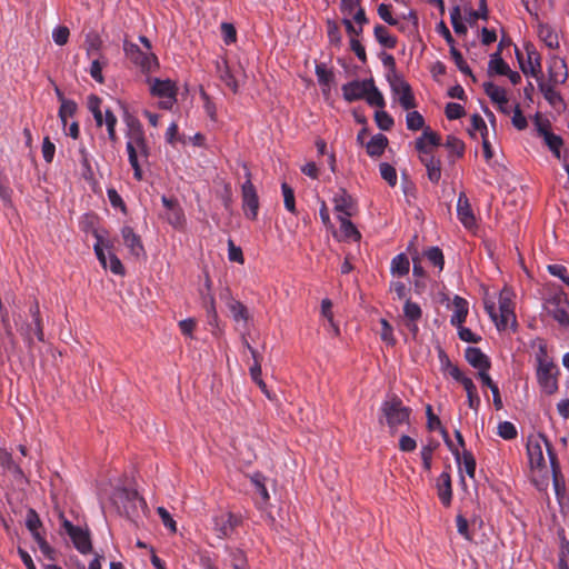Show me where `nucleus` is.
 Listing matches in <instances>:
<instances>
[{"instance_id": "nucleus-1", "label": "nucleus", "mask_w": 569, "mask_h": 569, "mask_svg": "<svg viewBox=\"0 0 569 569\" xmlns=\"http://www.w3.org/2000/svg\"><path fill=\"white\" fill-rule=\"evenodd\" d=\"M545 450H547L550 461L553 465V457L550 451V443L541 433H533L527 439V455L531 469V479L539 489H543L548 485L549 470L545 459Z\"/></svg>"}, {"instance_id": "nucleus-2", "label": "nucleus", "mask_w": 569, "mask_h": 569, "mask_svg": "<svg viewBox=\"0 0 569 569\" xmlns=\"http://www.w3.org/2000/svg\"><path fill=\"white\" fill-rule=\"evenodd\" d=\"M512 299V291L508 288H503L498 296L497 309L495 297H491L488 292L485 295V309L499 331L507 330L508 328H516L517 320L513 311Z\"/></svg>"}, {"instance_id": "nucleus-3", "label": "nucleus", "mask_w": 569, "mask_h": 569, "mask_svg": "<svg viewBox=\"0 0 569 569\" xmlns=\"http://www.w3.org/2000/svg\"><path fill=\"white\" fill-rule=\"evenodd\" d=\"M537 361V381L541 390L547 395H553L558 391L559 368L553 359L548 355L546 343H540L536 352Z\"/></svg>"}, {"instance_id": "nucleus-4", "label": "nucleus", "mask_w": 569, "mask_h": 569, "mask_svg": "<svg viewBox=\"0 0 569 569\" xmlns=\"http://www.w3.org/2000/svg\"><path fill=\"white\" fill-rule=\"evenodd\" d=\"M126 149L133 176L137 180L142 179L141 162L149 157V148L142 128L132 126L127 133Z\"/></svg>"}, {"instance_id": "nucleus-5", "label": "nucleus", "mask_w": 569, "mask_h": 569, "mask_svg": "<svg viewBox=\"0 0 569 569\" xmlns=\"http://www.w3.org/2000/svg\"><path fill=\"white\" fill-rule=\"evenodd\" d=\"M143 44L142 50L138 44L124 41L123 50L126 57L141 69L142 72H152L159 67L158 58L151 52V43L146 37L139 38Z\"/></svg>"}, {"instance_id": "nucleus-6", "label": "nucleus", "mask_w": 569, "mask_h": 569, "mask_svg": "<svg viewBox=\"0 0 569 569\" xmlns=\"http://www.w3.org/2000/svg\"><path fill=\"white\" fill-rule=\"evenodd\" d=\"M14 321L17 330L29 346L33 342L34 338L43 341L40 309L37 302L29 308V315L26 319H21V316H19Z\"/></svg>"}, {"instance_id": "nucleus-7", "label": "nucleus", "mask_w": 569, "mask_h": 569, "mask_svg": "<svg viewBox=\"0 0 569 569\" xmlns=\"http://www.w3.org/2000/svg\"><path fill=\"white\" fill-rule=\"evenodd\" d=\"M147 83L152 97L159 99L161 109L170 110L177 102L178 86L170 79L148 78Z\"/></svg>"}, {"instance_id": "nucleus-8", "label": "nucleus", "mask_w": 569, "mask_h": 569, "mask_svg": "<svg viewBox=\"0 0 569 569\" xmlns=\"http://www.w3.org/2000/svg\"><path fill=\"white\" fill-rule=\"evenodd\" d=\"M381 412L391 432L409 422L410 409L405 407L397 397L385 400L381 405Z\"/></svg>"}, {"instance_id": "nucleus-9", "label": "nucleus", "mask_w": 569, "mask_h": 569, "mask_svg": "<svg viewBox=\"0 0 569 569\" xmlns=\"http://www.w3.org/2000/svg\"><path fill=\"white\" fill-rule=\"evenodd\" d=\"M543 310L561 327H569V300L559 291L548 297L543 303Z\"/></svg>"}, {"instance_id": "nucleus-10", "label": "nucleus", "mask_w": 569, "mask_h": 569, "mask_svg": "<svg viewBox=\"0 0 569 569\" xmlns=\"http://www.w3.org/2000/svg\"><path fill=\"white\" fill-rule=\"evenodd\" d=\"M523 49L526 51V59L522 57V53L516 49V57L519 62L521 71L526 76H531L536 78L538 81L540 79L542 66H541V57L539 52L536 50L532 43H525Z\"/></svg>"}, {"instance_id": "nucleus-11", "label": "nucleus", "mask_w": 569, "mask_h": 569, "mask_svg": "<svg viewBox=\"0 0 569 569\" xmlns=\"http://www.w3.org/2000/svg\"><path fill=\"white\" fill-rule=\"evenodd\" d=\"M62 528L72 541L74 548L86 555L92 550L90 532L87 528L74 526L68 519L62 517Z\"/></svg>"}, {"instance_id": "nucleus-12", "label": "nucleus", "mask_w": 569, "mask_h": 569, "mask_svg": "<svg viewBox=\"0 0 569 569\" xmlns=\"http://www.w3.org/2000/svg\"><path fill=\"white\" fill-rule=\"evenodd\" d=\"M26 526L28 530L31 532L34 541L38 543L40 551L48 558H54V550L47 542L44 536L41 533L40 529L42 527V522L37 515V512L30 509L26 517Z\"/></svg>"}, {"instance_id": "nucleus-13", "label": "nucleus", "mask_w": 569, "mask_h": 569, "mask_svg": "<svg viewBox=\"0 0 569 569\" xmlns=\"http://www.w3.org/2000/svg\"><path fill=\"white\" fill-rule=\"evenodd\" d=\"M247 180L243 182L241 187V196H242V209L244 216L251 220H254L258 216L259 210V198L257 194V190L251 182V174L247 171Z\"/></svg>"}, {"instance_id": "nucleus-14", "label": "nucleus", "mask_w": 569, "mask_h": 569, "mask_svg": "<svg viewBox=\"0 0 569 569\" xmlns=\"http://www.w3.org/2000/svg\"><path fill=\"white\" fill-rule=\"evenodd\" d=\"M391 91L397 97L401 107L406 110H410L416 107L415 97L411 92V88L407 81L401 77L393 73L388 77Z\"/></svg>"}, {"instance_id": "nucleus-15", "label": "nucleus", "mask_w": 569, "mask_h": 569, "mask_svg": "<svg viewBox=\"0 0 569 569\" xmlns=\"http://www.w3.org/2000/svg\"><path fill=\"white\" fill-rule=\"evenodd\" d=\"M213 530L221 539L228 538L239 523V518L229 511H221L213 516Z\"/></svg>"}, {"instance_id": "nucleus-16", "label": "nucleus", "mask_w": 569, "mask_h": 569, "mask_svg": "<svg viewBox=\"0 0 569 569\" xmlns=\"http://www.w3.org/2000/svg\"><path fill=\"white\" fill-rule=\"evenodd\" d=\"M332 202L337 219L350 218L357 212L356 201L345 189H340L335 193Z\"/></svg>"}, {"instance_id": "nucleus-17", "label": "nucleus", "mask_w": 569, "mask_h": 569, "mask_svg": "<svg viewBox=\"0 0 569 569\" xmlns=\"http://www.w3.org/2000/svg\"><path fill=\"white\" fill-rule=\"evenodd\" d=\"M121 238L123 246L128 249L129 253L133 258H146V250L142 240L130 226H124L121 228Z\"/></svg>"}, {"instance_id": "nucleus-18", "label": "nucleus", "mask_w": 569, "mask_h": 569, "mask_svg": "<svg viewBox=\"0 0 569 569\" xmlns=\"http://www.w3.org/2000/svg\"><path fill=\"white\" fill-rule=\"evenodd\" d=\"M569 76L568 67L565 59L551 56L548 61V82L552 84H562Z\"/></svg>"}, {"instance_id": "nucleus-19", "label": "nucleus", "mask_w": 569, "mask_h": 569, "mask_svg": "<svg viewBox=\"0 0 569 569\" xmlns=\"http://www.w3.org/2000/svg\"><path fill=\"white\" fill-rule=\"evenodd\" d=\"M447 445L456 458L460 475L466 473L468 477L473 479L476 475V460L472 453L465 450L462 455H460L458 448H456L450 441H447Z\"/></svg>"}, {"instance_id": "nucleus-20", "label": "nucleus", "mask_w": 569, "mask_h": 569, "mask_svg": "<svg viewBox=\"0 0 569 569\" xmlns=\"http://www.w3.org/2000/svg\"><path fill=\"white\" fill-rule=\"evenodd\" d=\"M371 80L372 79L346 83L342 87L343 98L349 102L363 99L368 90H370Z\"/></svg>"}, {"instance_id": "nucleus-21", "label": "nucleus", "mask_w": 569, "mask_h": 569, "mask_svg": "<svg viewBox=\"0 0 569 569\" xmlns=\"http://www.w3.org/2000/svg\"><path fill=\"white\" fill-rule=\"evenodd\" d=\"M466 359L470 366L478 369L479 378H482V375H488V370L490 368V361L488 357L479 349L469 347L466 349Z\"/></svg>"}, {"instance_id": "nucleus-22", "label": "nucleus", "mask_w": 569, "mask_h": 569, "mask_svg": "<svg viewBox=\"0 0 569 569\" xmlns=\"http://www.w3.org/2000/svg\"><path fill=\"white\" fill-rule=\"evenodd\" d=\"M457 216L465 228L471 229L476 226V218L465 192H461L458 197Z\"/></svg>"}, {"instance_id": "nucleus-23", "label": "nucleus", "mask_w": 569, "mask_h": 569, "mask_svg": "<svg viewBox=\"0 0 569 569\" xmlns=\"http://www.w3.org/2000/svg\"><path fill=\"white\" fill-rule=\"evenodd\" d=\"M96 243L93 246L94 253L102 266L103 269H107V256L109 252H113L114 242L112 239L104 237L103 234L96 232L94 233Z\"/></svg>"}, {"instance_id": "nucleus-24", "label": "nucleus", "mask_w": 569, "mask_h": 569, "mask_svg": "<svg viewBox=\"0 0 569 569\" xmlns=\"http://www.w3.org/2000/svg\"><path fill=\"white\" fill-rule=\"evenodd\" d=\"M403 316L407 320V327L413 335H416L418 332V321L422 317L421 307L417 302L406 299Z\"/></svg>"}, {"instance_id": "nucleus-25", "label": "nucleus", "mask_w": 569, "mask_h": 569, "mask_svg": "<svg viewBox=\"0 0 569 569\" xmlns=\"http://www.w3.org/2000/svg\"><path fill=\"white\" fill-rule=\"evenodd\" d=\"M340 9L343 17H352L357 24L367 23L363 9L360 7V0H340Z\"/></svg>"}, {"instance_id": "nucleus-26", "label": "nucleus", "mask_w": 569, "mask_h": 569, "mask_svg": "<svg viewBox=\"0 0 569 569\" xmlns=\"http://www.w3.org/2000/svg\"><path fill=\"white\" fill-rule=\"evenodd\" d=\"M440 144V137L429 129H426L416 141V149L419 156H430L431 149Z\"/></svg>"}, {"instance_id": "nucleus-27", "label": "nucleus", "mask_w": 569, "mask_h": 569, "mask_svg": "<svg viewBox=\"0 0 569 569\" xmlns=\"http://www.w3.org/2000/svg\"><path fill=\"white\" fill-rule=\"evenodd\" d=\"M557 84L551 82H545L543 80L538 81V87L545 99L557 110L565 108L563 99L560 92L556 89Z\"/></svg>"}, {"instance_id": "nucleus-28", "label": "nucleus", "mask_w": 569, "mask_h": 569, "mask_svg": "<svg viewBox=\"0 0 569 569\" xmlns=\"http://www.w3.org/2000/svg\"><path fill=\"white\" fill-rule=\"evenodd\" d=\"M451 317L450 323L456 327L458 325H463L469 313V303L466 299L456 296L451 303Z\"/></svg>"}, {"instance_id": "nucleus-29", "label": "nucleus", "mask_w": 569, "mask_h": 569, "mask_svg": "<svg viewBox=\"0 0 569 569\" xmlns=\"http://www.w3.org/2000/svg\"><path fill=\"white\" fill-rule=\"evenodd\" d=\"M438 359L440 363V370L445 376H449L456 381H461L466 376L461 372V370L451 362L448 355L445 350H438Z\"/></svg>"}, {"instance_id": "nucleus-30", "label": "nucleus", "mask_w": 569, "mask_h": 569, "mask_svg": "<svg viewBox=\"0 0 569 569\" xmlns=\"http://www.w3.org/2000/svg\"><path fill=\"white\" fill-rule=\"evenodd\" d=\"M420 161L425 164L428 179L432 183H438L441 178V161L440 159L430 156H419Z\"/></svg>"}, {"instance_id": "nucleus-31", "label": "nucleus", "mask_w": 569, "mask_h": 569, "mask_svg": "<svg viewBox=\"0 0 569 569\" xmlns=\"http://www.w3.org/2000/svg\"><path fill=\"white\" fill-rule=\"evenodd\" d=\"M437 488L440 501L448 507L451 503L452 498L451 478L449 472L443 471L440 473Z\"/></svg>"}, {"instance_id": "nucleus-32", "label": "nucleus", "mask_w": 569, "mask_h": 569, "mask_svg": "<svg viewBox=\"0 0 569 569\" xmlns=\"http://www.w3.org/2000/svg\"><path fill=\"white\" fill-rule=\"evenodd\" d=\"M90 59H91V63H90V67H89L90 76L98 83H103L104 82V77H103L102 70L108 64L107 57L104 54H98L97 57L90 58Z\"/></svg>"}, {"instance_id": "nucleus-33", "label": "nucleus", "mask_w": 569, "mask_h": 569, "mask_svg": "<svg viewBox=\"0 0 569 569\" xmlns=\"http://www.w3.org/2000/svg\"><path fill=\"white\" fill-rule=\"evenodd\" d=\"M469 134L477 139L480 137L485 139L488 137V127L483 120V118L479 114H472L470 119V127L468 128Z\"/></svg>"}, {"instance_id": "nucleus-34", "label": "nucleus", "mask_w": 569, "mask_h": 569, "mask_svg": "<svg viewBox=\"0 0 569 569\" xmlns=\"http://www.w3.org/2000/svg\"><path fill=\"white\" fill-rule=\"evenodd\" d=\"M509 68L510 67L508 66V63H506L505 60L501 58L500 51H497L490 56L488 63V73L490 76H505V73L509 72Z\"/></svg>"}, {"instance_id": "nucleus-35", "label": "nucleus", "mask_w": 569, "mask_h": 569, "mask_svg": "<svg viewBox=\"0 0 569 569\" xmlns=\"http://www.w3.org/2000/svg\"><path fill=\"white\" fill-rule=\"evenodd\" d=\"M459 382L463 386V388L467 392L469 408L477 411L480 406V398L477 393V388H476L473 381L470 378L465 377Z\"/></svg>"}, {"instance_id": "nucleus-36", "label": "nucleus", "mask_w": 569, "mask_h": 569, "mask_svg": "<svg viewBox=\"0 0 569 569\" xmlns=\"http://www.w3.org/2000/svg\"><path fill=\"white\" fill-rule=\"evenodd\" d=\"M463 17L465 20L470 24L473 26L479 19H487V7L485 0H480V6L478 10L472 9L469 6L463 7Z\"/></svg>"}, {"instance_id": "nucleus-37", "label": "nucleus", "mask_w": 569, "mask_h": 569, "mask_svg": "<svg viewBox=\"0 0 569 569\" xmlns=\"http://www.w3.org/2000/svg\"><path fill=\"white\" fill-rule=\"evenodd\" d=\"M340 222V233L345 240L359 241L361 238L360 232L356 226L350 221V218H338Z\"/></svg>"}, {"instance_id": "nucleus-38", "label": "nucleus", "mask_w": 569, "mask_h": 569, "mask_svg": "<svg viewBox=\"0 0 569 569\" xmlns=\"http://www.w3.org/2000/svg\"><path fill=\"white\" fill-rule=\"evenodd\" d=\"M88 109L92 113L98 127L104 124V110L101 108V99L94 94L88 97Z\"/></svg>"}, {"instance_id": "nucleus-39", "label": "nucleus", "mask_w": 569, "mask_h": 569, "mask_svg": "<svg viewBox=\"0 0 569 569\" xmlns=\"http://www.w3.org/2000/svg\"><path fill=\"white\" fill-rule=\"evenodd\" d=\"M409 269L410 262L406 254L399 253L391 260L390 270L392 276L403 277L409 272Z\"/></svg>"}, {"instance_id": "nucleus-40", "label": "nucleus", "mask_w": 569, "mask_h": 569, "mask_svg": "<svg viewBox=\"0 0 569 569\" xmlns=\"http://www.w3.org/2000/svg\"><path fill=\"white\" fill-rule=\"evenodd\" d=\"M483 89L493 103H506L508 96L507 91L502 87H499L493 82H485Z\"/></svg>"}, {"instance_id": "nucleus-41", "label": "nucleus", "mask_w": 569, "mask_h": 569, "mask_svg": "<svg viewBox=\"0 0 569 569\" xmlns=\"http://www.w3.org/2000/svg\"><path fill=\"white\" fill-rule=\"evenodd\" d=\"M388 143V139L383 134L373 136L367 143V152L371 157H378L383 153Z\"/></svg>"}, {"instance_id": "nucleus-42", "label": "nucleus", "mask_w": 569, "mask_h": 569, "mask_svg": "<svg viewBox=\"0 0 569 569\" xmlns=\"http://www.w3.org/2000/svg\"><path fill=\"white\" fill-rule=\"evenodd\" d=\"M375 37L377 41L388 49H393L397 44V39L383 26H376Z\"/></svg>"}, {"instance_id": "nucleus-43", "label": "nucleus", "mask_w": 569, "mask_h": 569, "mask_svg": "<svg viewBox=\"0 0 569 569\" xmlns=\"http://www.w3.org/2000/svg\"><path fill=\"white\" fill-rule=\"evenodd\" d=\"M316 76L318 82L322 86V91L327 94L330 90V86L333 81V73L327 69L325 64L316 66Z\"/></svg>"}, {"instance_id": "nucleus-44", "label": "nucleus", "mask_w": 569, "mask_h": 569, "mask_svg": "<svg viewBox=\"0 0 569 569\" xmlns=\"http://www.w3.org/2000/svg\"><path fill=\"white\" fill-rule=\"evenodd\" d=\"M463 18L460 7L456 6L450 10V21L457 34H466L468 31L467 26L462 20Z\"/></svg>"}, {"instance_id": "nucleus-45", "label": "nucleus", "mask_w": 569, "mask_h": 569, "mask_svg": "<svg viewBox=\"0 0 569 569\" xmlns=\"http://www.w3.org/2000/svg\"><path fill=\"white\" fill-rule=\"evenodd\" d=\"M228 308H229L234 321H237V322L242 321L244 323L248 322L249 312L243 303H241L240 301H237V300H231L228 303Z\"/></svg>"}, {"instance_id": "nucleus-46", "label": "nucleus", "mask_w": 569, "mask_h": 569, "mask_svg": "<svg viewBox=\"0 0 569 569\" xmlns=\"http://www.w3.org/2000/svg\"><path fill=\"white\" fill-rule=\"evenodd\" d=\"M118 119L110 109H104V124L108 131V138L112 143H117L118 136L116 132Z\"/></svg>"}, {"instance_id": "nucleus-47", "label": "nucleus", "mask_w": 569, "mask_h": 569, "mask_svg": "<svg viewBox=\"0 0 569 569\" xmlns=\"http://www.w3.org/2000/svg\"><path fill=\"white\" fill-rule=\"evenodd\" d=\"M367 103L372 107H378L380 109H383L386 102L382 93L378 90V88L375 86L373 80H371L370 90H368V93H366L365 98Z\"/></svg>"}, {"instance_id": "nucleus-48", "label": "nucleus", "mask_w": 569, "mask_h": 569, "mask_svg": "<svg viewBox=\"0 0 569 569\" xmlns=\"http://www.w3.org/2000/svg\"><path fill=\"white\" fill-rule=\"evenodd\" d=\"M539 37L547 47L553 49L559 46L558 34L548 26H540Z\"/></svg>"}, {"instance_id": "nucleus-49", "label": "nucleus", "mask_w": 569, "mask_h": 569, "mask_svg": "<svg viewBox=\"0 0 569 569\" xmlns=\"http://www.w3.org/2000/svg\"><path fill=\"white\" fill-rule=\"evenodd\" d=\"M102 41L99 36L90 34L86 39V52L88 58H94L101 53Z\"/></svg>"}, {"instance_id": "nucleus-50", "label": "nucleus", "mask_w": 569, "mask_h": 569, "mask_svg": "<svg viewBox=\"0 0 569 569\" xmlns=\"http://www.w3.org/2000/svg\"><path fill=\"white\" fill-rule=\"evenodd\" d=\"M481 382L490 389V393H492L493 405L497 410L502 409V400L500 397L498 386L492 381L489 375H482L480 378Z\"/></svg>"}, {"instance_id": "nucleus-51", "label": "nucleus", "mask_w": 569, "mask_h": 569, "mask_svg": "<svg viewBox=\"0 0 569 569\" xmlns=\"http://www.w3.org/2000/svg\"><path fill=\"white\" fill-rule=\"evenodd\" d=\"M2 323L6 330V339L3 340L2 345L6 351H12L16 349V339L12 332V328L9 325L8 315L2 313Z\"/></svg>"}, {"instance_id": "nucleus-52", "label": "nucleus", "mask_w": 569, "mask_h": 569, "mask_svg": "<svg viewBox=\"0 0 569 569\" xmlns=\"http://www.w3.org/2000/svg\"><path fill=\"white\" fill-rule=\"evenodd\" d=\"M425 256L428 261L438 268V271L443 269L445 259L442 251L438 247H431L425 251Z\"/></svg>"}, {"instance_id": "nucleus-53", "label": "nucleus", "mask_w": 569, "mask_h": 569, "mask_svg": "<svg viewBox=\"0 0 569 569\" xmlns=\"http://www.w3.org/2000/svg\"><path fill=\"white\" fill-rule=\"evenodd\" d=\"M321 315L323 318L327 319L329 326L332 328L333 333L336 336L339 335V327L336 325L333 320V312H332V302L330 299H323L321 301Z\"/></svg>"}, {"instance_id": "nucleus-54", "label": "nucleus", "mask_w": 569, "mask_h": 569, "mask_svg": "<svg viewBox=\"0 0 569 569\" xmlns=\"http://www.w3.org/2000/svg\"><path fill=\"white\" fill-rule=\"evenodd\" d=\"M450 56L452 60L455 61V64L457 68L463 73L472 78L473 81H476L475 76L472 74L470 68L468 67L467 62L465 61L462 54L460 51L457 50L456 47L450 48Z\"/></svg>"}, {"instance_id": "nucleus-55", "label": "nucleus", "mask_w": 569, "mask_h": 569, "mask_svg": "<svg viewBox=\"0 0 569 569\" xmlns=\"http://www.w3.org/2000/svg\"><path fill=\"white\" fill-rule=\"evenodd\" d=\"M426 413H427V418H428V421H427L428 429L429 430H440L445 438V441L446 442L449 441L447 439V437H448L447 431L441 427L440 419L433 413L432 407L430 405L427 406Z\"/></svg>"}, {"instance_id": "nucleus-56", "label": "nucleus", "mask_w": 569, "mask_h": 569, "mask_svg": "<svg viewBox=\"0 0 569 569\" xmlns=\"http://www.w3.org/2000/svg\"><path fill=\"white\" fill-rule=\"evenodd\" d=\"M497 433L505 440H512L517 437L518 432L516 426L512 422L502 421L499 422L497 427Z\"/></svg>"}, {"instance_id": "nucleus-57", "label": "nucleus", "mask_w": 569, "mask_h": 569, "mask_svg": "<svg viewBox=\"0 0 569 569\" xmlns=\"http://www.w3.org/2000/svg\"><path fill=\"white\" fill-rule=\"evenodd\" d=\"M545 143L548 146V148L552 151V153L560 158V148L562 144V140L559 136L553 134L552 132H545V136L542 137Z\"/></svg>"}, {"instance_id": "nucleus-58", "label": "nucleus", "mask_w": 569, "mask_h": 569, "mask_svg": "<svg viewBox=\"0 0 569 569\" xmlns=\"http://www.w3.org/2000/svg\"><path fill=\"white\" fill-rule=\"evenodd\" d=\"M249 372H250L251 379L259 386L261 391L263 393H266L267 396H269L268 395V390H267V386H266L264 381L261 378V365H260V360L259 359H256V362L252 363V366L249 369Z\"/></svg>"}, {"instance_id": "nucleus-59", "label": "nucleus", "mask_w": 569, "mask_h": 569, "mask_svg": "<svg viewBox=\"0 0 569 569\" xmlns=\"http://www.w3.org/2000/svg\"><path fill=\"white\" fill-rule=\"evenodd\" d=\"M407 128L417 131L423 128V117L418 111H409L406 117Z\"/></svg>"}, {"instance_id": "nucleus-60", "label": "nucleus", "mask_w": 569, "mask_h": 569, "mask_svg": "<svg viewBox=\"0 0 569 569\" xmlns=\"http://www.w3.org/2000/svg\"><path fill=\"white\" fill-rule=\"evenodd\" d=\"M379 170L382 179H385L389 186L395 187L397 184V171L391 164L382 162L379 166Z\"/></svg>"}, {"instance_id": "nucleus-61", "label": "nucleus", "mask_w": 569, "mask_h": 569, "mask_svg": "<svg viewBox=\"0 0 569 569\" xmlns=\"http://www.w3.org/2000/svg\"><path fill=\"white\" fill-rule=\"evenodd\" d=\"M281 190L283 194V203L288 211L295 213L296 212V201H295V193L292 188L283 182L281 184Z\"/></svg>"}, {"instance_id": "nucleus-62", "label": "nucleus", "mask_w": 569, "mask_h": 569, "mask_svg": "<svg viewBox=\"0 0 569 569\" xmlns=\"http://www.w3.org/2000/svg\"><path fill=\"white\" fill-rule=\"evenodd\" d=\"M108 268L113 274L117 276H123L126 273L122 262L116 256L114 252H109V254L107 256V269Z\"/></svg>"}, {"instance_id": "nucleus-63", "label": "nucleus", "mask_w": 569, "mask_h": 569, "mask_svg": "<svg viewBox=\"0 0 569 569\" xmlns=\"http://www.w3.org/2000/svg\"><path fill=\"white\" fill-rule=\"evenodd\" d=\"M381 332L380 338L387 346H393L396 343V339L393 337V329L391 325L386 320H380Z\"/></svg>"}, {"instance_id": "nucleus-64", "label": "nucleus", "mask_w": 569, "mask_h": 569, "mask_svg": "<svg viewBox=\"0 0 569 569\" xmlns=\"http://www.w3.org/2000/svg\"><path fill=\"white\" fill-rule=\"evenodd\" d=\"M168 222L174 228H181L184 222L182 209L178 206L167 213Z\"/></svg>"}]
</instances>
